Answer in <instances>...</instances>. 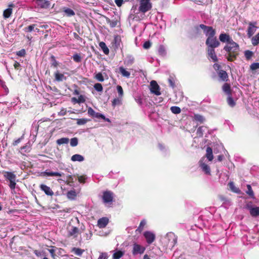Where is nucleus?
<instances>
[{"label":"nucleus","mask_w":259,"mask_h":259,"mask_svg":"<svg viewBox=\"0 0 259 259\" xmlns=\"http://www.w3.org/2000/svg\"><path fill=\"white\" fill-rule=\"evenodd\" d=\"M199 27L203 30L204 33L207 37H212L216 34L215 30L211 26L201 24L199 25Z\"/></svg>","instance_id":"obj_5"},{"label":"nucleus","mask_w":259,"mask_h":259,"mask_svg":"<svg viewBox=\"0 0 259 259\" xmlns=\"http://www.w3.org/2000/svg\"><path fill=\"white\" fill-rule=\"evenodd\" d=\"M109 223V219L107 217H103L98 221L97 226L100 228H104Z\"/></svg>","instance_id":"obj_14"},{"label":"nucleus","mask_w":259,"mask_h":259,"mask_svg":"<svg viewBox=\"0 0 259 259\" xmlns=\"http://www.w3.org/2000/svg\"><path fill=\"white\" fill-rule=\"evenodd\" d=\"M251 44L253 46H256L259 44V32L251 38Z\"/></svg>","instance_id":"obj_31"},{"label":"nucleus","mask_w":259,"mask_h":259,"mask_svg":"<svg viewBox=\"0 0 259 259\" xmlns=\"http://www.w3.org/2000/svg\"><path fill=\"white\" fill-rule=\"evenodd\" d=\"M257 22H249L247 29V35L248 38H250L254 34L257 29Z\"/></svg>","instance_id":"obj_6"},{"label":"nucleus","mask_w":259,"mask_h":259,"mask_svg":"<svg viewBox=\"0 0 259 259\" xmlns=\"http://www.w3.org/2000/svg\"><path fill=\"white\" fill-rule=\"evenodd\" d=\"M35 26L36 24H34L29 25L28 26L24 28V31L25 32H30L34 30Z\"/></svg>","instance_id":"obj_42"},{"label":"nucleus","mask_w":259,"mask_h":259,"mask_svg":"<svg viewBox=\"0 0 259 259\" xmlns=\"http://www.w3.org/2000/svg\"><path fill=\"white\" fill-rule=\"evenodd\" d=\"M78 144V139L77 138H73L70 140V145L72 147H75Z\"/></svg>","instance_id":"obj_50"},{"label":"nucleus","mask_w":259,"mask_h":259,"mask_svg":"<svg viewBox=\"0 0 259 259\" xmlns=\"http://www.w3.org/2000/svg\"><path fill=\"white\" fill-rule=\"evenodd\" d=\"M227 101L228 105L232 107H233L236 105V103L232 98V94L230 96H228Z\"/></svg>","instance_id":"obj_34"},{"label":"nucleus","mask_w":259,"mask_h":259,"mask_svg":"<svg viewBox=\"0 0 259 259\" xmlns=\"http://www.w3.org/2000/svg\"><path fill=\"white\" fill-rule=\"evenodd\" d=\"M14 67L16 70H21V65L19 62H18L16 61H15L14 62Z\"/></svg>","instance_id":"obj_63"},{"label":"nucleus","mask_w":259,"mask_h":259,"mask_svg":"<svg viewBox=\"0 0 259 259\" xmlns=\"http://www.w3.org/2000/svg\"><path fill=\"white\" fill-rule=\"evenodd\" d=\"M62 10L63 12L65 13V15L67 17H71L75 15L74 11L70 8L64 7Z\"/></svg>","instance_id":"obj_24"},{"label":"nucleus","mask_w":259,"mask_h":259,"mask_svg":"<svg viewBox=\"0 0 259 259\" xmlns=\"http://www.w3.org/2000/svg\"><path fill=\"white\" fill-rule=\"evenodd\" d=\"M218 75L222 81H227L228 80V75L224 70H220L218 72Z\"/></svg>","instance_id":"obj_21"},{"label":"nucleus","mask_w":259,"mask_h":259,"mask_svg":"<svg viewBox=\"0 0 259 259\" xmlns=\"http://www.w3.org/2000/svg\"><path fill=\"white\" fill-rule=\"evenodd\" d=\"M168 82L169 83V86L172 88H174L175 87V81L173 77L169 76L168 79Z\"/></svg>","instance_id":"obj_48"},{"label":"nucleus","mask_w":259,"mask_h":259,"mask_svg":"<svg viewBox=\"0 0 259 259\" xmlns=\"http://www.w3.org/2000/svg\"><path fill=\"white\" fill-rule=\"evenodd\" d=\"M250 68L251 70H255L259 69V63H253L250 66Z\"/></svg>","instance_id":"obj_54"},{"label":"nucleus","mask_w":259,"mask_h":259,"mask_svg":"<svg viewBox=\"0 0 259 259\" xmlns=\"http://www.w3.org/2000/svg\"><path fill=\"white\" fill-rule=\"evenodd\" d=\"M84 158L83 156H82L81 155L77 154L73 155V156H72V157L71 158V160L72 161L81 162V161H83L84 160Z\"/></svg>","instance_id":"obj_26"},{"label":"nucleus","mask_w":259,"mask_h":259,"mask_svg":"<svg viewBox=\"0 0 259 259\" xmlns=\"http://www.w3.org/2000/svg\"><path fill=\"white\" fill-rule=\"evenodd\" d=\"M79 233V229L74 226H71L70 228H68V237H73L74 238L76 237Z\"/></svg>","instance_id":"obj_12"},{"label":"nucleus","mask_w":259,"mask_h":259,"mask_svg":"<svg viewBox=\"0 0 259 259\" xmlns=\"http://www.w3.org/2000/svg\"><path fill=\"white\" fill-rule=\"evenodd\" d=\"M253 53L252 51L246 50L244 52V55L247 60H249L252 57Z\"/></svg>","instance_id":"obj_45"},{"label":"nucleus","mask_w":259,"mask_h":259,"mask_svg":"<svg viewBox=\"0 0 259 259\" xmlns=\"http://www.w3.org/2000/svg\"><path fill=\"white\" fill-rule=\"evenodd\" d=\"M205 44L207 46V49H215L218 48L220 45V42L217 39L215 36L212 37H207Z\"/></svg>","instance_id":"obj_4"},{"label":"nucleus","mask_w":259,"mask_h":259,"mask_svg":"<svg viewBox=\"0 0 259 259\" xmlns=\"http://www.w3.org/2000/svg\"><path fill=\"white\" fill-rule=\"evenodd\" d=\"M113 197L114 193L110 191H106L103 193L102 199L105 203H112Z\"/></svg>","instance_id":"obj_7"},{"label":"nucleus","mask_w":259,"mask_h":259,"mask_svg":"<svg viewBox=\"0 0 259 259\" xmlns=\"http://www.w3.org/2000/svg\"><path fill=\"white\" fill-rule=\"evenodd\" d=\"M40 189L43 191L45 194L48 196H53L54 195V192L50 188V187L45 184H41L40 185Z\"/></svg>","instance_id":"obj_18"},{"label":"nucleus","mask_w":259,"mask_h":259,"mask_svg":"<svg viewBox=\"0 0 259 259\" xmlns=\"http://www.w3.org/2000/svg\"><path fill=\"white\" fill-rule=\"evenodd\" d=\"M50 61L51 62V66H53L55 68H57L58 66V62L56 60L55 57L54 56L52 55L51 56Z\"/></svg>","instance_id":"obj_36"},{"label":"nucleus","mask_w":259,"mask_h":259,"mask_svg":"<svg viewBox=\"0 0 259 259\" xmlns=\"http://www.w3.org/2000/svg\"><path fill=\"white\" fill-rule=\"evenodd\" d=\"M88 114L92 117L97 118L98 119L101 118V117H104V115L99 112H96L91 107H89L88 109Z\"/></svg>","instance_id":"obj_16"},{"label":"nucleus","mask_w":259,"mask_h":259,"mask_svg":"<svg viewBox=\"0 0 259 259\" xmlns=\"http://www.w3.org/2000/svg\"><path fill=\"white\" fill-rule=\"evenodd\" d=\"M123 255V252L121 250H118L113 254V258L114 259H119Z\"/></svg>","instance_id":"obj_37"},{"label":"nucleus","mask_w":259,"mask_h":259,"mask_svg":"<svg viewBox=\"0 0 259 259\" xmlns=\"http://www.w3.org/2000/svg\"><path fill=\"white\" fill-rule=\"evenodd\" d=\"M67 196L69 199H74L76 196V192L74 190H71L68 192Z\"/></svg>","instance_id":"obj_41"},{"label":"nucleus","mask_w":259,"mask_h":259,"mask_svg":"<svg viewBox=\"0 0 259 259\" xmlns=\"http://www.w3.org/2000/svg\"><path fill=\"white\" fill-rule=\"evenodd\" d=\"M219 39L222 42H226L227 44H229L234 41V40L230 37V35L225 33H222L220 34Z\"/></svg>","instance_id":"obj_11"},{"label":"nucleus","mask_w":259,"mask_h":259,"mask_svg":"<svg viewBox=\"0 0 259 259\" xmlns=\"http://www.w3.org/2000/svg\"><path fill=\"white\" fill-rule=\"evenodd\" d=\"M34 1L41 8L47 9L50 6V2L48 0H34Z\"/></svg>","instance_id":"obj_13"},{"label":"nucleus","mask_w":259,"mask_h":259,"mask_svg":"<svg viewBox=\"0 0 259 259\" xmlns=\"http://www.w3.org/2000/svg\"><path fill=\"white\" fill-rule=\"evenodd\" d=\"M223 49L226 52V57L228 61H234L239 54V46L234 41L226 44Z\"/></svg>","instance_id":"obj_1"},{"label":"nucleus","mask_w":259,"mask_h":259,"mask_svg":"<svg viewBox=\"0 0 259 259\" xmlns=\"http://www.w3.org/2000/svg\"><path fill=\"white\" fill-rule=\"evenodd\" d=\"M106 21L107 24H108L111 28H114L117 25V20L112 21L109 18L106 17Z\"/></svg>","instance_id":"obj_32"},{"label":"nucleus","mask_w":259,"mask_h":259,"mask_svg":"<svg viewBox=\"0 0 259 259\" xmlns=\"http://www.w3.org/2000/svg\"><path fill=\"white\" fill-rule=\"evenodd\" d=\"M42 175L44 176H48V177H53V176L61 177L62 175V174L58 172H48L47 171L44 172L42 173Z\"/></svg>","instance_id":"obj_30"},{"label":"nucleus","mask_w":259,"mask_h":259,"mask_svg":"<svg viewBox=\"0 0 259 259\" xmlns=\"http://www.w3.org/2000/svg\"><path fill=\"white\" fill-rule=\"evenodd\" d=\"M230 188L234 192H237V191L236 190V188L235 187V186L234 185V183L233 182H231L230 183H229V184H228Z\"/></svg>","instance_id":"obj_61"},{"label":"nucleus","mask_w":259,"mask_h":259,"mask_svg":"<svg viewBox=\"0 0 259 259\" xmlns=\"http://www.w3.org/2000/svg\"><path fill=\"white\" fill-rule=\"evenodd\" d=\"M83 250L79 248L74 247L72 248V251L75 254L81 256L83 252Z\"/></svg>","instance_id":"obj_38"},{"label":"nucleus","mask_w":259,"mask_h":259,"mask_svg":"<svg viewBox=\"0 0 259 259\" xmlns=\"http://www.w3.org/2000/svg\"><path fill=\"white\" fill-rule=\"evenodd\" d=\"M146 224V222L145 220H143L141 221L140 225L138 227V228L136 230L135 232L136 234H141V232L143 231L144 228Z\"/></svg>","instance_id":"obj_25"},{"label":"nucleus","mask_w":259,"mask_h":259,"mask_svg":"<svg viewBox=\"0 0 259 259\" xmlns=\"http://www.w3.org/2000/svg\"><path fill=\"white\" fill-rule=\"evenodd\" d=\"M150 91L152 93L156 96L161 95L160 87L155 80H152L150 82Z\"/></svg>","instance_id":"obj_8"},{"label":"nucleus","mask_w":259,"mask_h":259,"mask_svg":"<svg viewBox=\"0 0 259 259\" xmlns=\"http://www.w3.org/2000/svg\"><path fill=\"white\" fill-rule=\"evenodd\" d=\"M178 237L172 232L167 233L163 239L162 244L165 250H172L177 243Z\"/></svg>","instance_id":"obj_2"},{"label":"nucleus","mask_w":259,"mask_h":259,"mask_svg":"<svg viewBox=\"0 0 259 259\" xmlns=\"http://www.w3.org/2000/svg\"><path fill=\"white\" fill-rule=\"evenodd\" d=\"M120 100L118 99H114L112 102V104L113 106H115L117 104H120Z\"/></svg>","instance_id":"obj_64"},{"label":"nucleus","mask_w":259,"mask_h":259,"mask_svg":"<svg viewBox=\"0 0 259 259\" xmlns=\"http://www.w3.org/2000/svg\"><path fill=\"white\" fill-rule=\"evenodd\" d=\"M247 190L246 191V193L251 198H253L254 197V193L253 192V190L252 189V188L250 185H247Z\"/></svg>","instance_id":"obj_40"},{"label":"nucleus","mask_w":259,"mask_h":259,"mask_svg":"<svg viewBox=\"0 0 259 259\" xmlns=\"http://www.w3.org/2000/svg\"><path fill=\"white\" fill-rule=\"evenodd\" d=\"M69 139L67 138H62L58 139L56 143L58 145H61L64 144H68L69 142Z\"/></svg>","instance_id":"obj_33"},{"label":"nucleus","mask_w":259,"mask_h":259,"mask_svg":"<svg viewBox=\"0 0 259 259\" xmlns=\"http://www.w3.org/2000/svg\"><path fill=\"white\" fill-rule=\"evenodd\" d=\"M151 46V43L149 41H146L143 44V48L145 49H149Z\"/></svg>","instance_id":"obj_60"},{"label":"nucleus","mask_w":259,"mask_h":259,"mask_svg":"<svg viewBox=\"0 0 259 259\" xmlns=\"http://www.w3.org/2000/svg\"><path fill=\"white\" fill-rule=\"evenodd\" d=\"M202 128L203 126H200L197 130L196 134L198 137H202L203 136V133Z\"/></svg>","instance_id":"obj_53"},{"label":"nucleus","mask_w":259,"mask_h":259,"mask_svg":"<svg viewBox=\"0 0 259 259\" xmlns=\"http://www.w3.org/2000/svg\"><path fill=\"white\" fill-rule=\"evenodd\" d=\"M139 3V11L143 14L150 10L152 7L150 0H138Z\"/></svg>","instance_id":"obj_3"},{"label":"nucleus","mask_w":259,"mask_h":259,"mask_svg":"<svg viewBox=\"0 0 259 259\" xmlns=\"http://www.w3.org/2000/svg\"><path fill=\"white\" fill-rule=\"evenodd\" d=\"M114 43L115 44V46L116 48H118L120 46V44L121 42V38L120 36L117 35H115L114 37Z\"/></svg>","instance_id":"obj_35"},{"label":"nucleus","mask_w":259,"mask_h":259,"mask_svg":"<svg viewBox=\"0 0 259 259\" xmlns=\"http://www.w3.org/2000/svg\"><path fill=\"white\" fill-rule=\"evenodd\" d=\"M99 47L101 48L102 51H103L104 53L106 55H108L109 53V50L107 47L106 44L103 42L101 41L99 43Z\"/></svg>","instance_id":"obj_29"},{"label":"nucleus","mask_w":259,"mask_h":259,"mask_svg":"<svg viewBox=\"0 0 259 259\" xmlns=\"http://www.w3.org/2000/svg\"><path fill=\"white\" fill-rule=\"evenodd\" d=\"M86 178L84 176H80L78 177V180L80 183H84Z\"/></svg>","instance_id":"obj_62"},{"label":"nucleus","mask_w":259,"mask_h":259,"mask_svg":"<svg viewBox=\"0 0 259 259\" xmlns=\"http://www.w3.org/2000/svg\"><path fill=\"white\" fill-rule=\"evenodd\" d=\"M199 165L202 168V170L207 175H210V167L205 164V163L203 162L202 161L200 160L199 161Z\"/></svg>","instance_id":"obj_20"},{"label":"nucleus","mask_w":259,"mask_h":259,"mask_svg":"<svg viewBox=\"0 0 259 259\" xmlns=\"http://www.w3.org/2000/svg\"><path fill=\"white\" fill-rule=\"evenodd\" d=\"M4 177L7 180H8L9 181H12L13 180H16V175L14 174L12 172L9 171H5L4 172Z\"/></svg>","instance_id":"obj_23"},{"label":"nucleus","mask_w":259,"mask_h":259,"mask_svg":"<svg viewBox=\"0 0 259 259\" xmlns=\"http://www.w3.org/2000/svg\"><path fill=\"white\" fill-rule=\"evenodd\" d=\"M170 110L174 114H179L181 111V108L178 106L171 107Z\"/></svg>","instance_id":"obj_43"},{"label":"nucleus","mask_w":259,"mask_h":259,"mask_svg":"<svg viewBox=\"0 0 259 259\" xmlns=\"http://www.w3.org/2000/svg\"><path fill=\"white\" fill-rule=\"evenodd\" d=\"M144 236L145 237L146 242L148 244H151L155 240V234L150 231H146L144 233Z\"/></svg>","instance_id":"obj_10"},{"label":"nucleus","mask_w":259,"mask_h":259,"mask_svg":"<svg viewBox=\"0 0 259 259\" xmlns=\"http://www.w3.org/2000/svg\"><path fill=\"white\" fill-rule=\"evenodd\" d=\"M73 61L76 63H79L81 61V57L79 54L76 53L72 56Z\"/></svg>","instance_id":"obj_39"},{"label":"nucleus","mask_w":259,"mask_h":259,"mask_svg":"<svg viewBox=\"0 0 259 259\" xmlns=\"http://www.w3.org/2000/svg\"><path fill=\"white\" fill-rule=\"evenodd\" d=\"M207 53L208 57L212 59L213 62H218V59L214 49H207Z\"/></svg>","instance_id":"obj_17"},{"label":"nucleus","mask_w":259,"mask_h":259,"mask_svg":"<svg viewBox=\"0 0 259 259\" xmlns=\"http://www.w3.org/2000/svg\"><path fill=\"white\" fill-rule=\"evenodd\" d=\"M95 89L98 92H102L103 91L102 85L100 83H96L94 86Z\"/></svg>","instance_id":"obj_49"},{"label":"nucleus","mask_w":259,"mask_h":259,"mask_svg":"<svg viewBox=\"0 0 259 259\" xmlns=\"http://www.w3.org/2000/svg\"><path fill=\"white\" fill-rule=\"evenodd\" d=\"M9 8L4 11L3 17L5 19L9 18L12 14V8L15 7L14 4H11L8 6Z\"/></svg>","instance_id":"obj_15"},{"label":"nucleus","mask_w":259,"mask_h":259,"mask_svg":"<svg viewBox=\"0 0 259 259\" xmlns=\"http://www.w3.org/2000/svg\"><path fill=\"white\" fill-rule=\"evenodd\" d=\"M89 121L90 120L87 118H79L77 119V124L78 125H83Z\"/></svg>","instance_id":"obj_44"},{"label":"nucleus","mask_w":259,"mask_h":259,"mask_svg":"<svg viewBox=\"0 0 259 259\" xmlns=\"http://www.w3.org/2000/svg\"><path fill=\"white\" fill-rule=\"evenodd\" d=\"M222 90L228 96H230L232 94V90H231V85L228 83H225L223 84Z\"/></svg>","instance_id":"obj_19"},{"label":"nucleus","mask_w":259,"mask_h":259,"mask_svg":"<svg viewBox=\"0 0 259 259\" xmlns=\"http://www.w3.org/2000/svg\"><path fill=\"white\" fill-rule=\"evenodd\" d=\"M55 79L58 81H61L66 79V77L63 74L60 73L58 71L55 73Z\"/></svg>","instance_id":"obj_28"},{"label":"nucleus","mask_w":259,"mask_h":259,"mask_svg":"<svg viewBox=\"0 0 259 259\" xmlns=\"http://www.w3.org/2000/svg\"><path fill=\"white\" fill-rule=\"evenodd\" d=\"M194 119L200 123H202L204 121V117L199 114H195L194 115Z\"/></svg>","instance_id":"obj_47"},{"label":"nucleus","mask_w":259,"mask_h":259,"mask_svg":"<svg viewBox=\"0 0 259 259\" xmlns=\"http://www.w3.org/2000/svg\"><path fill=\"white\" fill-rule=\"evenodd\" d=\"M85 100L84 98L82 95H80L77 98V101H76L77 103H81L85 102Z\"/></svg>","instance_id":"obj_59"},{"label":"nucleus","mask_w":259,"mask_h":259,"mask_svg":"<svg viewBox=\"0 0 259 259\" xmlns=\"http://www.w3.org/2000/svg\"><path fill=\"white\" fill-rule=\"evenodd\" d=\"M158 53L161 55H163L165 53V50L163 46H160L158 48Z\"/></svg>","instance_id":"obj_55"},{"label":"nucleus","mask_w":259,"mask_h":259,"mask_svg":"<svg viewBox=\"0 0 259 259\" xmlns=\"http://www.w3.org/2000/svg\"><path fill=\"white\" fill-rule=\"evenodd\" d=\"M205 157L210 161L213 160V155L212 153V150L211 147H207L206 148Z\"/></svg>","instance_id":"obj_22"},{"label":"nucleus","mask_w":259,"mask_h":259,"mask_svg":"<svg viewBox=\"0 0 259 259\" xmlns=\"http://www.w3.org/2000/svg\"><path fill=\"white\" fill-rule=\"evenodd\" d=\"M95 78L101 82H102L104 80V78L101 72H99L96 75Z\"/></svg>","instance_id":"obj_51"},{"label":"nucleus","mask_w":259,"mask_h":259,"mask_svg":"<svg viewBox=\"0 0 259 259\" xmlns=\"http://www.w3.org/2000/svg\"><path fill=\"white\" fill-rule=\"evenodd\" d=\"M16 55L19 57H24L26 55L25 50L23 49L16 52Z\"/></svg>","instance_id":"obj_52"},{"label":"nucleus","mask_w":259,"mask_h":259,"mask_svg":"<svg viewBox=\"0 0 259 259\" xmlns=\"http://www.w3.org/2000/svg\"><path fill=\"white\" fill-rule=\"evenodd\" d=\"M117 90L118 93L119 94V96L120 97H122L123 95V89H122V88L121 87V86L119 85H117Z\"/></svg>","instance_id":"obj_56"},{"label":"nucleus","mask_w":259,"mask_h":259,"mask_svg":"<svg viewBox=\"0 0 259 259\" xmlns=\"http://www.w3.org/2000/svg\"><path fill=\"white\" fill-rule=\"evenodd\" d=\"M74 183L73 177L71 175H68L67 176V181H66V184L67 185H71L72 184Z\"/></svg>","instance_id":"obj_46"},{"label":"nucleus","mask_w":259,"mask_h":259,"mask_svg":"<svg viewBox=\"0 0 259 259\" xmlns=\"http://www.w3.org/2000/svg\"><path fill=\"white\" fill-rule=\"evenodd\" d=\"M108 255L106 252H102L100 253L98 259H108Z\"/></svg>","instance_id":"obj_57"},{"label":"nucleus","mask_w":259,"mask_h":259,"mask_svg":"<svg viewBox=\"0 0 259 259\" xmlns=\"http://www.w3.org/2000/svg\"><path fill=\"white\" fill-rule=\"evenodd\" d=\"M145 250V247H143L136 243L133 244L132 253L134 255L137 254H142Z\"/></svg>","instance_id":"obj_9"},{"label":"nucleus","mask_w":259,"mask_h":259,"mask_svg":"<svg viewBox=\"0 0 259 259\" xmlns=\"http://www.w3.org/2000/svg\"><path fill=\"white\" fill-rule=\"evenodd\" d=\"M16 180H13L12 181H10L9 187L12 190L15 189L16 187Z\"/></svg>","instance_id":"obj_58"},{"label":"nucleus","mask_w":259,"mask_h":259,"mask_svg":"<svg viewBox=\"0 0 259 259\" xmlns=\"http://www.w3.org/2000/svg\"><path fill=\"white\" fill-rule=\"evenodd\" d=\"M119 72L121 74V75L125 77L126 78H129L130 77L131 73L128 71L126 70V69L122 66H121L119 68Z\"/></svg>","instance_id":"obj_27"}]
</instances>
